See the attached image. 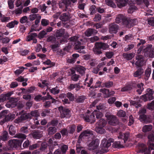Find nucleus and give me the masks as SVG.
<instances>
[{
    "label": "nucleus",
    "instance_id": "obj_6",
    "mask_svg": "<svg viewBox=\"0 0 154 154\" xmlns=\"http://www.w3.org/2000/svg\"><path fill=\"white\" fill-rule=\"evenodd\" d=\"M81 117L86 122L93 123L95 121V116L93 113H91L89 110H88L86 113L82 114Z\"/></svg>",
    "mask_w": 154,
    "mask_h": 154
},
{
    "label": "nucleus",
    "instance_id": "obj_12",
    "mask_svg": "<svg viewBox=\"0 0 154 154\" xmlns=\"http://www.w3.org/2000/svg\"><path fill=\"white\" fill-rule=\"evenodd\" d=\"M153 93L154 92L152 89L149 88L147 90V93L145 94L142 96L141 99L144 101L152 100L153 99L152 96Z\"/></svg>",
    "mask_w": 154,
    "mask_h": 154
},
{
    "label": "nucleus",
    "instance_id": "obj_58",
    "mask_svg": "<svg viewBox=\"0 0 154 154\" xmlns=\"http://www.w3.org/2000/svg\"><path fill=\"white\" fill-rule=\"evenodd\" d=\"M76 128L75 126L74 125H72L69 127V129L68 131V132L70 134H72L75 131Z\"/></svg>",
    "mask_w": 154,
    "mask_h": 154
},
{
    "label": "nucleus",
    "instance_id": "obj_46",
    "mask_svg": "<svg viewBox=\"0 0 154 154\" xmlns=\"http://www.w3.org/2000/svg\"><path fill=\"white\" fill-rule=\"evenodd\" d=\"M113 84V82L109 81L104 82L103 83L104 85L103 86H104L107 88H109L112 87Z\"/></svg>",
    "mask_w": 154,
    "mask_h": 154
},
{
    "label": "nucleus",
    "instance_id": "obj_18",
    "mask_svg": "<svg viewBox=\"0 0 154 154\" xmlns=\"http://www.w3.org/2000/svg\"><path fill=\"white\" fill-rule=\"evenodd\" d=\"M62 3L60 5V7L62 8L63 6V8H62L63 11H66L68 10V7L70 5L71 2L70 0H62Z\"/></svg>",
    "mask_w": 154,
    "mask_h": 154
},
{
    "label": "nucleus",
    "instance_id": "obj_26",
    "mask_svg": "<svg viewBox=\"0 0 154 154\" xmlns=\"http://www.w3.org/2000/svg\"><path fill=\"white\" fill-rule=\"evenodd\" d=\"M65 30L64 29H60L57 30L55 33V36L58 38L62 37L64 34Z\"/></svg>",
    "mask_w": 154,
    "mask_h": 154
},
{
    "label": "nucleus",
    "instance_id": "obj_51",
    "mask_svg": "<svg viewBox=\"0 0 154 154\" xmlns=\"http://www.w3.org/2000/svg\"><path fill=\"white\" fill-rule=\"evenodd\" d=\"M109 89L106 88L101 89L100 90V91L105 94L106 97H109Z\"/></svg>",
    "mask_w": 154,
    "mask_h": 154
},
{
    "label": "nucleus",
    "instance_id": "obj_43",
    "mask_svg": "<svg viewBox=\"0 0 154 154\" xmlns=\"http://www.w3.org/2000/svg\"><path fill=\"white\" fill-rule=\"evenodd\" d=\"M117 115L119 117L125 118L126 116V112L125 111L120 109L117 112Z\"/></svg>",
    "mask_w": 154,
    "mask_h": 154
},
{
    "label": "nucleus",
    "instance_id": "obj_11",
    "mask_svg": "<svg viewBox=\"0 0 154 154\" xmlns=\"http://www.w3.org/2000/svg\"><path fill=\"white\" fill-rule=\"evenodd\" d=\"M105 116L108 120V123L111 125L115 126L118 124L119 122L116 117L114 116L106 114Z\"/></svg>",
    "mask_w": 154,
    "mask_h": 154
},
{
    "label": "nucleus",
    "instance_id": "obj_7",
    "mask_svg": "<svg viewBox=\"0 0 154 154\" xmlns=\"http://www.w3.org/2000/svg\"><path fill=\"white\" fill-rule=\"evenodd\" d=\"M111 143L109 142L105 139L103 140L101 143L100 146L101 149H99L98 150L97 153L102 154L107 152V148L111 146Z\"/></svg>",
    "mask_w": 154,
    "mask_h": 154
},
{
    "label": "nucleus",
    "instance_id": "obj_22",
    "mask_svg": "<svg viewBox=\"0 0 154 154\" xmlns=\"http://www.w3.org/2000/svg\"><path fill=\"white\" fill-rule=\"evenodd\" d=\"M79 57V55L78 54H73L70 57V58L67 60V62L69 63H74Z\"/></svg>",
    "mask_w": 154,
    "mask_h": 154
},
{
    "label": "nucleus",
    "instance_id": "obj_32",
    "mask_svg": "<svg viewBox=\"0 0 154 154\" xmlns=\"http://www.w3.org/2000/svg\"><path fill=\"white\" fill-rule=\"evenodd\" d=\"M151 68H148L146 69L144 74V78L145 80H148L151 74Z\"/></svg>",
    "mask_w": 154,
    "mask_h": 154
},
{
    "label": "nucleus",
    "instance_id": "obj_55",
    "mask_svg": "<svg viewBox=\"0 0 154 154\" xmlns=\"http://www.w3.org/2000/svg\"><path fill=\"white\" fill-rule=\"evenodd\" d=\"M48 144L45 142H44L42 143L40 148V150L42 151L45 150L48 147Z\"/></svg>",
    "mask_w": 154,
    "mask_h": 154
},
{
    "label": "nucleus",
    "instance_id": "obj_23",
    "mask_svg": "<svg viewBox=\"0 0 154 154\" xmlns=\"http://www.w3.org/2000/svg\"><path fill=\"white\" fill-rule=\"evenodd\" d=\"M128 1V0H116V3L118 7L121 8L125 6Z\"/></svg>",
    "mask_w": 154,
    "mask_h": 154
},
{
    "label": "nucleus",
    "instance_id": "obj_27",
    "mask_svg": "<svg viewBox=\"0 0 154 154\" xmlns=\"http://www.w3.org/2000/svg\"><path fill=\"white\" fill-rule=\"evenodd\" d=\"M75 70L80 74L83 75L85 74L86 69L84 66L79 65L75 68Z\"/></svg>",
    "mask_w": 154,
    "mask_h": 154
},
{
    "label": "nucleus",
    "instance_id": "obj_53",
    "mask_svg": "<svg viewBox=\"0 0 154 154\" xmlns=\"http://www.w3.org/2000/svg\"><path fill=\"white\" fill-rule=\"evenodd\" d=\"M103 127H100L98 126L96 127L95 128V130L98 133L100 134L103 133L105 131L104 129L103 128Z\"/></svg>",
    "mask_w": 154,
    "mask_h": 154
},
{
    "label": "nucleus",
    "instance_id": "obj_49",
    "mask_svg": "<svg viewBox=\"0 0 154 154\" xmlns=\"http://www.w3.org/2000/svg\"><path fill=\"white\" fill-rule=\"evenodd\" d=\"M152 128V126L151 125H145L143 128V132H146L150 131Z\"/></svg>",
    "mask_w": 154,
    "mask_h": 154
},
{
    "label": "nucleus",
    "instance_id": "obj_56",
    "mask_svg": "<svg viewBox=\"0 0 154 154\" xmlns=\"http://www.w3.org/2000/svg\"><path fill=\"white\" fill-rule=\"evenodd\" d=\"M47 33L45 31L43 30L41 31L38 34V37L40 39H42L43 38L44 36L47 34Z\"/></svg>",
    "mask_w": 154,
    "mask_h": 154
},
{
    "label": "nucleus",
    "instance_id": "obj_45",
    "mask_svg": "<svg viewBox=\"0 0 154 154\" xmlns=\"http://www.w3.org/2000/svg\"><path fill=\"white\" fill-rule=\"evenodd\" d=\"M137 9V8L134 5H130L128 11L129 13H132L135 10Z\"/></svg>",
    "mask_w": 154,
    "mask_h": 154
},
{
    "label": "nucleus",
    "instance_id": "obj_38",
    "mask_svg": "<svg viewBox=\"0 0 154 154\" xmlns=\"http://www.w3.org/2000/svg\"><path fill=\"white\" fill-rule=\"evenodd\" d=\"M67 88L70 91L73 90L74 89H75V90L76 91V89L77 88V83L75 84L72 83L69 84L67 86Z\"/></svg>",
    "mask_w": 154,
    "mask_h": 154
},
{
    "label": "nucleus",
    "instance_id": "obj_2",
    "mask_svg": "<svg viewBox=\"0 0 154 154\" xmlns=\"http://www.w3.org/2000/svg\"><path fill=\"white\" fill-rule=\"evenodd\" d=\"M136 59L137 60L135 63V64L137 67H139L133 73V76L135 77L140 79L143 75V69L141 67L144 64V61L142 56L141 55H138L136 57Z\"/></svg>",
    "mask_w": 154,
    "mask_h": 154
},
{
    "label": "nucleus",
    "instance_id": "obj_24",
    "mask_svg": "<svg viewBox=\"0 0 154 154\" xmlns=\"http://www.w3.org/2000/svg\"><path fill=\"white\" fill-rule=\"evenodd\" d=\"M139 120L141 122L146 123L149 122V117L145 114H141L140 115Z\"/></svg>",
    "mask_w": 154,
    "mask_h": 154
},
{
    "label": "nucleus",
    "instance_id": "obj_16",
    "mask_svg": "<svg viewBox=\"0 0 154 154\" xmlns=\"http://www.w3.org/2000/svg\"><path fill=\"white\" fill-rule=\"evenodd\" d=\"M30 134L34 139H39L42 137V131L38 130L32 131Z\"/></svg>",
    "mask_w": 154,
    "mask_h": 154
},
{
    "label": "nucleus",
    "instance_id": "obj_19",
    "mask_svg": "<svg viewBox=\"0 0 154 154\" xmlns=\"http://www.w3.org/2000/svg\"><path fill=\"white\" fill-rule=\"evenodd\" d=\"M70 18V14L68 12L61 14L60 17V19L63 21H68Z\"/></svg>",
    "mask_w": 154,
    "mask_h": 154
},
{
    "label": "nucleus",
    "instance_id": "obj_4",
    "mask_svg": "<svg viewBox=\"0 0 154 154\" xmlns=\"http://www.w3.org/2000/svg\"><path fill=\"white\" fill-rule=\"evenodd\" d=\"M129 136V133L127 132L125 134H122L119 136V137L122 139L121 141H116L113 143L112 147L115 148H122L123 147L122 143L123 141L124 143H125L128 139Z\"/></svg>",
    "mask_w": 154,
    "mask_h": 154
},
{
    "label": "nucleus",
    "instance_id": "obj_1",
    "mask_svg": "<svg viewBox=\"0 0 154 154\" xmlns=\"http://www.w3.org/2000/svg\"><path fill=\"white\" fill-rule=\"evenodd\" d=\"M143 85L144 84L142 83L137 84L134 81L128 84H126L125 86L122 88L121 91L124 92L130 90L133 88H137L136 91L139 94H140L144 90Z\"/></svg>",
    "mask_w": 154,
    "mask_h": 154
},
{
    "label": "nucleus",
    "instance_id": "obj_21",
    "mask_svg": "<svg viewBox=\"0 0 154 154\" xmlns=\"http://www.w3.org/2000/svg\"><path fill=\"white\" fill-rule=\"evenodd\" d=\"M119 28V26L115 23H111L109 25V32L111 33H116Z\"/></svg>",
    "mask_w": 154,
    "mask_h": 154
},
{
    "label": "nucleus",
    "instance_id": "obj_37",
    "mask_svg": "<svg viewBox=\"0 0 154 154\" xmlns=\"http://www.w3.org/2000/svg\"><path fill=\"white\" fill-rule=\"evenodd\" d=\"M137 4L141 5L144 3L146 7H148L149 5V2L148 0H136Z\"/></svg>",
    "mask_w": 154,
    "mask_h": 154
},
{
    "label": "nucleus",
    "instance_id": "obj_33",
    "mask_svg": "<svg viewBox=\"0 0 154 154\" xmlns=\"http://www.w3.org/2000/svg\"><path fill=\"white\" fill-rule=\"evenodd\" d=\"M48 134L49 135L54 134L57 131V129L54 127H50L47 130Z\"/></svg>",
    "mask_w": 154,
    "mask_h": 154
},
{
    "label": "nucleus",
    "instance_id": "obj_17",
    "mask_svg": "<svg viewBox=\"0 0 154 154\" xmlns=\"http://www.w3.org/2000/svg\"><path fill=\"white\" fill-rule=\"evenodd\" d=\"M99 144L98 140L97 139L93 140L89 144L88 149L90 150H93L96 149Z\"/></svg>",
    "mask_w": 154,
    "mask_h": 154
},
{
    "label": "nucleus",
    "instance_id": "obj_41",
    "mask_svg": "<svg viewBox=\"0 0 154 154\" xmlns=\"http://www.w3.org/2000/svg\"><path fill=\"white\" fill-rule=\"evenodd\" d=\"M47 41L48 42H51L52 43H56L57 42L56 37L52 35L50 36L47 38Z\"/></svg>",
    "mask_w": 154,
    "mask_h": 154
},
{
    "label": "nucleus",
    "instance_id": "obj_47",
    "mask_svg": "<svg viewBox=\"0 0 154 154\" xmlns=\"http://www.w3.org/2000/svg\"><path fill=\"white\" fill-rule=\"evenodd\" d=\"M98 126L104 127L107 123L106 121L103 119H101L97 122Z\"/></svg>",
    "mask_w": 154,
    "mask_h": 154
},
{
    "label": "nucleus",
    "instance_id": "obj_44",
    "mask_svg": "<svg viewBox=\"0 0 154 154\" xmlns=\"http://www.w3.org/2000/svg\"><path fill=\"white\" fill-rule=\"evenodd\" d=\"M130 105H133L135 106L136 108H138L139 107L141 106V105L137 101L130 100Z\"/></svg>",
    "mask_w": 154,
    "mask_h": 154
},
{
    "label": "nucleus",
    "instance_id": "obj_20",
    "mask_svg": "<svg viewBox=\"0 0 154 154\" xmlns=\"http://www.w3.org/2000/svg\"><path fill=\"white\" fill-rule=\"evenodd\" d=\"M98 31L94 28H88L85 32V34L87 37H89L92 35L96 34Z\"/></svg>",
    "mask_w": 154,
    "mask_h": 154
},
{
    "label": "nucleus",
    "instance_id": "obj_48",
    "mask_svg": "<svg viewBox=\"0 0 154 154\" xmlns=\"http://www.w3.org/2000/svg\"><path fill=\"white\" fill-rule=\"evenodd\" d=\"M51 93L54 95L59 94L60 93V90L58 89V87L56 86L55 88H53L50 90Z\"/></svg>",
    "mask_w": 154,
    "mask_h": 154
},
{
    "label": "nucleus",
    "instance_id": "obj_10",
    "mask_svg": "<svg viewBox=\"0 0 154 154\" xmlns=\"http://www.w3.org/2000/svg\"><path fill=\"white\" fill-rule=\"evenodd\" d=\"M94 132L90 130H87L84 131L79 136L78 139L77 140V143L79 144L81 142L82 140V136H88L89 137H93L94 135Z\"/></svg>",
    "mask_w": 154,
    "mask_h": 154
},
{
    "label": "nucleus",
    "instance_id": "obj_8",
    "mask_svg": "<svg viewBox=\"0 0 154 154\" xmlns=\"http://www.w3.org/2000/svg\"><path fill=\"white\" fill-rule=\"evenodd\" d=\"M58 109L60 112V116L61 118H69L70 117V111L69 109L64 107L63 106H60L59 107Z\"/></svg>",
    "mask_w": 154,
    "mask_h": 154
},
{
    "label": "nucleus",
    "instance_id": "obj_31",
    "mask_svg": "<svg viewBox=\"0 0 154 154\" xmlns=\"http://www.w3.org/2000/svg\"><path fill=\"white\" fill-rule=\"evenodd\" d=\"M26 37V41L28 42H29L32 40L34 38H35L37 36V34L35 32L29 33Z\"/></svg>",
    "mask_w": 154,
    "mask_h": 154
},
{
    "label": "nucleus",
    "instance_id": "obj_57",
    "mask_svg": "<svg viewBox=\"0 0 154 154\" xmlns=\"http://www.w3.org/2000/svg\"><path fill=\"white\" fill-rule=\"evenodd\" d=\"M39 16H40V15L38 14H31L29 16V19L30 21H33L35 19H37L38 17Z\"/></svg>",
    "mask_w": 154,
    "mask_h": 154
},
{
    "label": "nucleus",
    "instance_id": "obj_42",
    "mask_svg": "<svg viewBox=\"0 0 154 154\" xmlns=\"http://www.w3.org/2000/svg\"><path fill=\"white\" fill-rule=\"evenodd\" d=\"M105 2L107 5L111 7L114 8L116 7V5L112 0H105Z\"/></svg>",
    "mask_w": 154,
    "mask_h": 154
},
{
    "label": "nucleus",
    "instance_id": "obj_63",
    "mask_svg": "<svg viewBox=\"0 0 154 154\" xmlns=\"http://www.w3.org/2000/svg\"><path fill=\"white\" fill-rule=\"evenodd\" d=\"M89 10L91 11L90 14L93 15L95 13L96 11V7L95 5H93L90 7Z\"/></svg>",
    "mask_w": 154,
    "mask_h": 154
},
{
    "label": "nucleus",
    "instance_id": "obj_36",
    "mask_svg": "<svg viewBox=\"0 0 154 154\" xmlns=\"http://www.w3.org/2000/svg\"><path fill=\"white\" fill-rule=\"evenodd\" d=\"M18 23L19 22L18 21L14 20L8 23L6 25V26L9 28H12L14 27L15 25H17Z\"/></svg>",
    "mask_w": 154,
    "mask_h": 154
},
{
    "label": "nucleus",
    "instance_id": "obj_40",
    "mask_svg": "<svg viewBox=\"0 0 154 154\" xmlns=\"http://www.w3.org/2000/svg\"><path fill=\"white\" fill-rule=\"evenodd\" d=\"M92 113L95 117V115L96 116V118L97 119L100 118L102 117V112H100L99 111H97L95 110L92 112Z\"/></svg>",
    "mask_w": 154,
    "mask_h": 154
},
{
    "label": "nucleus",
    "instance_id": "obj_52",
    "mask_svg": "<svg viewBox=\"0 0 154 154\" xmlns=\"http://www.w3.org/2000/svg\"><path fill=\"white\" fill-rule=\"evenodd\" d=\"M50 113V109H43L41 113V115L42 116L45 117L48 115V114Z\"/></svg>",
    "mask_w": 154,
    "mask_h": 154
},
{
    "label": "nucleus",
    "instance_id": "obj_64",
    "mask_svg": "<svg viewBox=\"0 0 154 154\" xmlns=\"http://www.w3.org/2000/svg\"><path fill=\"white\" fill-rule=\"evenodd\" d=\"M134 44H131L127 46L124 48V51L125 52L128 51L132 49L134 47Z\"/></svg>",
    "mask_w": 154,
    "mask_h": 154
},
{
    "label": "nucleus",
    "instance_id": "obj_29",
    "mask_svg": "<svg viewBox=\"0 0 154 154\" xmlns=\"http://www.w3.org/2000/svg\"><path fill=\"white\" fill-rule=\"evenodd\" d=\"M127 18H125L122 14L119 15L116 19V22L117 23H119L122 22L124 25V21L126 20Z\"/></svg>",
    "mask_w": 154,
    "mask_h": 154
},
{
    "label": "nucleus",
    "instance_id": "obj_54",
    "mask_svg": "<svg viewBox=\"0 0 154 154\" xmlns=\"http://www.w3.org/2000/svg\"><path fill=\"white\" fill-rule=\"evenodd\" d=\"M68 149V146L67 145L65 144L61 146L60 150L62 152V154H65L67 150Z\"/></svg>",
    "mask_w": 154,
    "mask_h": 154
},
{
    "label": "nucleus",
    "instance_id": "obj_9",
    "mask_svg": "<svg viewBox=\"0 0 154 154\" xmlns=\"http://www.w3.org/2000/svg\"><path fill=\"white\" fill-rule=\"evenodd\" d=\"M124 25L128 28H130L133 26L136 25L137 22V20L134 19H128L125 20L124 21Z\"/></svg>",
    "mask_w": 154,
    "mask_h": 154
},
{
    "label": "nucleus",
    "instance_id": "obj_3",
    "mask_svg": "<svg viewBox=\"0 0 154 154\" xmlns=\"http://www.w3.org/2000/svg\"><path fill=\"white\" fill-rule=\"evenodd\" d=\"M109 47V45L106 43L97 42L95 44L93 51L95 54L99 55L102 53L103 50H106Z\"/></svg>",
    "mask_w": 154,
    "mask_h": 154
},
{
    "label": "nucleus",
    "instance_id": "obj_61",
    "mask_svg": "<svg viewBox=\"0 0 154 154\" xmlns=\"http://www.w3.org/2000/svg\"><path fill=\"white\" fill-rule=\"evenodd\" d=\"M15 0H8V3L9 8L12 9L14 8V3Z\"/></svg>",
    "mask_w": 154,
    "mask_h": 154
},
{
    "label": "nucleus",
    "instance_id": "obj_13",
    "mask_svg": "<svg viewBox=\"0 0 154 154\" xmlns=\"http://www.w3.org/2000/svg\"><path fill=\"white\" fill-rule=\"evenodd\" d=\"M22 141H19L17 140L14 139L9 140L8 142V145L10 148L11 149L16 148L17 147L21 146Z\"/></svg>",
    "mask_w": 154,
    "mask_h": 154
},
{
    "label": "nucleus",
    "instance_id": "obj_34",
    "mask_svg": "<svg viewBox=\"0 0 154 154\" xmlns=\"http://www.w3.org/2000/svg\"><path fill=\"white\" fill-rule=\"evenodd\" d=\"M86 98V96L85 95L79 96L76 99L75 102L78 103H83Z\"/></svg>",
    "mask_w": 154,
    "mask_h": 154
},
{
    "label": "nucleus",
    "instance_id": "obj_15",
    "mask_svg": "<svg viewBox=\"0 0 154 154\" xmlns=\"http://www.w3.org/2000/svg\"><path fill=\"white\" fill-rule=\"evenodd\" d=\"M9 100V102H8L5 105L7 107L14 108L16 106L18 101L17 98L11 97L10 98Z\"/></svg>",
    "mask_w": 154,
    "mask_h": 154
},
{
    "label": "nucleus",
    "instance_id": "obj_59",
    "mask_svg": "<svg viewBox=\"0 0 154 154\" xmlns=\"http://www.w3.org/2000/svg\"><path fill=\"white\" fill-rule=\"evenodd\" d=\"M58 123V121L57 120H53L51 121V123L48 122L47 125V127H48L50 124L54 127L56 126Z\"/></svg>",
    "mask_w": 154,
    "mask_h": 154
},
{
    "label": "nucleus",
    "instance_id": "obj_28",
    "mask_svg": "<svg viewBox=\"0 0 154 154\" xmlns=\"http://www.w3.org/2000/svg\"><path fill=\"white\" fill-rule=\"evenodd\" d=\"M8 132L6 131H4L2 134V135L0 136V141L2 140L3 141H5L7 140L8 138ZM1 143V142H0Z\"/></svg>",
    "mask_w": 154,
    "mask_h": 154
},
{
    "label": "nucleus",
    "instance_id": "obj_30",
    "mask_svg": "<svg viewBox=\"0 0 154 154\" xmlns=\"http://www.w3.org/2000/svg\"><path fill=\"white\" fill-rule=\"evenodd\" d=\"M135 54L132 53L129 54L127 53H124L123 54V57L127 59L128 60H131L134 57Z\"/></svg>",
    "mask_w": 154,
    "mask_h": 154
},
{
    "label": "nucleus",
    "instance_id": "obj_39",
    "mask_svg": "<svg viewBox=\"0 0 154 154\" xmlns=\"http://www.w3.org/2000/svg\"><path fill=\"white\" fill-rule=\"evenodd\" d=\"M9 131L10 134L11 136H13L16 133V128L13 125H11L9 128Z\"/></svg>",
    "mask_w": 154,
    "mask_h": 154
},
{
    "label": "nucleus",
    "instance_id": "obj_25",
    "mask_svg": "<svg viewBox=\"0 0 154 154\" xmlns=\"http://www.w3.org/2000/svg\"><path fill=\"white\" fill-rule=\"evenodd\" d=\"M23 112V111H22L19 113V115H21L20 118L22 119L23 121L31 119V115L29 113H25L22 114V112Z\"/></svg>",
    "mask_w": 154,
    "mask_h": 154
},
{
    "label": "nucleus",
    "instance_id": "obj_62",
    "mask_svg": "<svg viewBox=\"0 0 154 154\" xmlns=\"http://www.w3.org/2000/svg\"><path fill=\"white\" fill-rule=\"evenodd\" d=\"M15 80L19 82H23L24 81L27 82L28 81L27 78H24L22 76H20L19 77L16 78Z\"/></svg>",
    "mask_w": 154,
    "mask_h": 154
},
{
    "label": "nucleus",
    "instance_id": "obj_5",
    "mask_svg": "<svg viewBox=\"0 0 154 154\" xmlns=\"http://www.w3.org/2000/svg\"><path fill=\"white\" fill-rule=\"evenodd\" d=\"M78 39V37L76 36H75L69 38V39L70 41L75 42L74 49L75 50H77V51L78 52L85 54L86 52L84 50V49L85 48V46L82 45V43L80 42L79 41L76 42Z\"/></svg>",
    "mask_w": 154,
    "mask_h": 154
},
{
    "label": "nucleus",
    "instance_id": "obj_35",
    "mask_svg": "<svg viewBox=\"0 0 154 154\" xmlns=\"http://www.w3.org/2000/svg\"><path fill=\"white\" fill-rule=\"evenodd\" d=\"M15 137L20 139V140H17L19 141L22 140L23 142L24 139H26V136L24 134L19 133L16 134Z\"/></svg>",
    "mask_w": 154,
    "mask_h": 154
},
{
    "label": "nucleus",
    "instance_id": "obj_14",
    "mask_svg": "<svg viewBox=\"0 0 154 154\" xmlns=\"http://www.w3.org/2000/svg\"><path fill=\"white\" fill-rule=\"evenodd\" d=\"M149 140L148 142V151L150 152V151L154 149V134H150L148 137Z\"/></svg>",
    "mask_w": 154,
    "mask_h": 154
},
{
    "label": "nucleus",
    "instance_id": "obj_50",
    "mask_svg": "<svg viewBox=\"0 0 154 154\" xmlns=\"http://www.w3.org/2000/svg\"><path fill=\"white\" fill-rule=\"evenodd\" d=\"M66 97H67L69 99V100L70 101H73L74 100V95L71 92H68L66 94Z\"/></svg>",
    "mask_w": 154,
    "mask_h": 154
},
{
    "label": "nucleus",
    "instance_id": "obj_60",
    "mask_svg": "<svg viewBox=\"0 0 154 154\" xmlns=\"http://www.w3.org/2000/svg\"><path fill=\"white\" fill-rule=\"evenodd\" d=\"M129 122L128 125V126H131L132 125L134 122V117L132 115L129 116Z\"/></svg>",
    "mask_w": 154,
    "mask_h": 154
}]
</instances>
